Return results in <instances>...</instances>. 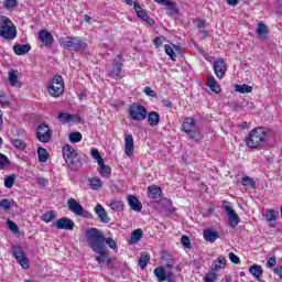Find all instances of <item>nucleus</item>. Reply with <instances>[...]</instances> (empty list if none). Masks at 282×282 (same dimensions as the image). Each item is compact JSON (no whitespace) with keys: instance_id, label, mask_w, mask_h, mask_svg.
<instances>
[{"instance_id":"nucleus-1","label":"nucleus","mask_w":282,"mask_h":282,"mask_svg":"<svg viewBox=\"0 0 282 282\" xmlns=\"http://www.w3.org/2000/svg\"><path fill=\"white\" fill-rule=\"evenodd\" d=\"M86 241L88 248L95 252V261L97 263H106L109 259V252H107V245H105V232L102 230L91 227L86 230Z\"/></svg>"},{"instance_id":"nucleus-2","label":"nucleus","mask_w":282,"mask_h":282,"mask_svg":"<svg viewBox=\"0 0 282 282\" xmlns=\"http://www.w3.org/2000/svg\"><path fill=\"white\" fill-rule=\"evenodd\" d=\"M63 158L70 171H78L83 166L78 151L69 144L63 148Z\"/></svg>"},{"instance_id":"nucleus-3","label":"nucleus","mask_w":282,"mask_h":282,"mask_svg":"<svg viewBox=\"0 0 282 282\" xmlns=\"http://www.w3.org/2000/svg\"><path fill=\"white\" fill-rule=\"evenodd\" d=\"M0 36L6 41H14L17 39V26L10 18L0 15Z\"/></svg>"},{"instance_id":"nucleus-4","label":"nucleus","mask_w":282,"mask_h":282,"mask_svg":"<svg viewBox=\"0 0 282 282\" xmlns=\"http://www.w3.org/2000/svg\"><path fill=\"white\" fill-rule=\"evenodd\" d=\"M268 135V130L263 127H258L250 131L247 137V147L249 149H257V147H261L263 142H265V137Z\"/></svg>"},{"instance_id":"nucleus-5","label":"nucleus","mask_w":282,"mask_h":282,"mask_svg":"<svg viewBox=\"0 0 282 282\" xmlns=\"http://www.w3.org/2000/svg\"><path fill=\"white\" fill-rule=\"evenodd\" d=\"M62 47L73 50V52H85L87 42L78 36H67L59 40Z\"/></svg>"},{"instance_id":"nucleus-6","label":"nucleus","mask_w":282,"mask_h":282,"mask_svg":"<svg viewBox=\"0 0 282 282\" xmlns=\"http://www.w3.org/2000/svg\"><path fill=\"white\" fill-rule=\"evenodd\" d=\"M128 113L131 120H134L135 122H142V120H147V116H149L147 108L138 102H133L129 106Z\"/></svg>"},{"instance_id":"nucleus-7","label":"nucleus","mask_w":282,"mask_h":282,"mask_svg":"<svg viewBox=\"0 0 282 282\" xmlns=\"http://www.w3.org/2000/svg\"><path fill=\"white\" fill-rule=\"evenodd\" d=\"M122 56V53H120L117 55V58L112 59L111 68L108 74L110 78H115L116 80L122 78V67H124V58Z\"/></svg>"},{"instance_id":"nucleus-8","label":"nucleus","mask_w":282,"mask_h":282,"mask_svg":"<svg viewBox=\"0 0 282 282\" xmlns=\"http://www.w3.org/2000/svg\"><path fill=\"white\" fill-rule=\"evenodd\" d=\"M47 91L50 96H53V98H58V96L65 91V85L63 84V77L61 75L54 76L52 84L47 88Z\"/></svg>"},{"instance_id":"nucleus-9","label":"nucleus","mask_w":282,"mask_h":282,"mask_svg":"<svg viewBox=\"0 0 282 282\" xmlns=\"http://www.w3.org/2000/svg\"><path fill=\"white\" fill-rule=\"evenodd\" d=\"M36 139L39 142L47 144L52 140V129L47 123H40L36 128Z\"/></svg>"},{"instance_id":"nucleus-10","label":"nucleus","mask_w":282,"mask_h":282,"mask_svg":"<svg viewBox=\"0 0 282 282\" xmlns=\"http://www.w3.org/2000/svg\"><path fill=\"white\" fill-rule=\"evenodd\" d=\"M182 131L187 134L194 133L189 135L191 140H197L199 138V135H197V123L195 122V119L191 117L184 119Z\"/></svg>"},{"instance_id":"nucleus-11","label":"nucleus","mask_w":282,"mask_h":282,"mask_svg":"<svg viewBox=\"0 0 282 282\" xmlns=\"http://www.w3.org/2000/svg\"><path fill=\"white\" fill-rule=\"evenodd\" d=\"M12 254L15 261H18L21 268H23V270H28L30 268V260L28 259V257L25 256V252L21 247H13Z\"/></svg>"},{"instance_id":"nucleus-12","label":"nucleus","mask_w":282,"mask_h":282,"mask_svg":"<svg viewBox=\"0 0 282 282\" xmlns=\"http://www.w3.org/2000/svg\"><path fill=\"white\" fill-rule=\"evenodd\" d=\"M224 208L228 215L229 225L231 228H237V226H239V221H241V219H239V215L235 209H232V206L228 205V200H224Z\"/></svg>"},{"instance_id":"nucleus-13","label":"nucleus","mask_w":282,"mask_h":282,"mask_svg":"<svg viewBox=\"0 0 282 282\" xmlns=\"http://www.w3.org/2000/svg\"><path fill=\"white\" fill-rule=\"evenodd\" d=\"M57 230H74V227L76 224H74V220L67 218V217H62L57 219L53 225Z\"/></svg>"},{"instance_id":"nucleus-14","label":"nucleus","mask_w":282,"mask_h":282,"mask_svg":"<svg viewBox=\"0 0 282 282\" xmlns=\"http://www.w3.org/2000/svg\"><path fill=\"white\" fill-rule=\"evenodd\" d=\"M133 6H134V11L137 12V17H139L141 21H145L148 25H155V21L149 17L147 11L142 9L140 3L134 2Z\"/></svg>"},{"instance_id":"nucleus-15","label":"nucleus","mask_w":282,"mask_h":282,"mask_svg":"<svg viewBox=\"0 0 282 282\" xmlns=\"http://www.w3.org/2000/svg\"><path fill=\"white\" fill-rule=\"evenodd\" d=\"M66 204L70 213H74V215H77L78 217H83L85 208H83V205H80V203H78L74 198H69Z\"/></svg>"},{"instance_id":"nucleus-16","label":"nucleus","mask_w":282,"mask_h":282,"mask_svg":"<svg viewBox=\"0 0 282 282\" xmlns=\"http://www.w3.org/2000/svg\"><path fill=\"white\" fill-rule=\"evenodd\" d=\"M39 39L41 43L45 45V47H52V45H54V35H52V33H50L47 30H41L39 32Z\"/></svg>"},{"instance_id":"nucleus-17","label":"nucleus","mask_w":282,"mask_h":282,"mask_svg":"<svg viewBox=\"0 0 282 282\" xmlns=\"http://www.w3.org/2000/svg\"><path fill=\"white\" fill-rule=\"evenodd\" d=\"M226 62L220 58L214 63V72L217 76V78L221 79L224 76H226Z\"/></svg>"},{"instance_id":"nucleus-18","label":"nucleus","mask_w":282,"mask_h":282,"mask_svg":"<svg viewBox=\"0 0 282 282\" xmlns=\"http://www.w3.org/2000/svg\"><path fill=\"white\" fill-rule=\"evenodd\" d=\"M135 149V142L133 141V135L128 134L124 138V153L128 158H131L133 155V151Z\"/></svg>"},{"instance_id":"nucleus-19","label":"nucleus","mask_w":282,"mask_h":282,"mask_svg":"<svg viewBox=\"0 0 282 282\" xmlns=\"http://www.w3.org/2000/svg\"><path fill=\"white\" fill-rule=\"evenodd\" d=\"M57 120L62 122V124H67L69 122H78L80 120V117L78 115H69L65 112H59L57 115Z\"/></svg>"},{"instance_id":"nucleus-20","label":"nucleus","mask_w":282,"mask_h":282,"mask_svg":"<svg viewBox=\"0 0 282 282\" xmlns=\"http://www.w3.org/2000/svg\"><path fill=\"white\" fill-rule=\"evenodd\" d=\"M95 213L102 224H109V221H111V218H109V216L107 215V210L105 209V207H102V205H96Z\"/></svg>"},{"instance_id":"nucleus-21","label":"nucleus","mask_w":282,"mask_h":282,"mask_svg":"<svg viewBox=\"0 0 282 282\" xmlns=\"http://www.w3.org/2000/svg\"><path fill=\"white\" fill-rule=\"evenodd\" d=\"M203 237L205 241H209V243H215L217 239H219V232L215 229H204Z\"/></svg>"},{"instance_id":"nucleus-22","label":"nucleus","mask_w":282,"mask_h":282,"mask_svg":"<svg viewBox=\"0 0 282 282\" xmlns=\"http://www.w3.org/2000/svg\"><path fill=\"white\" fill-rule=\"evenodd\" d=\"M256 34H258V39H260L261 41H265V39H268V35L270 34L268 25H265V23L263 22H259L256 29Z\"/></svg>"},{"instance_id":"nucleus-23","label":"nucleus","mask_w":282,"mask_h":282,"mask_svg":"<svg viewBox=\"0 0 282 282\" xmlns=\"http://www.w3.org/2000/svg\"><path fill=\"white\" fill-rule=\"evenodd\" d=\"M128 205L135 213H140L142 210V203H140V200L138 199L137 196L129 195L128 196Z\"/></svg>"},{"instance_id":"nucleus-24","label":"nucleus","mask_w":282,"mask_h":282,"mask_svg":"<svg viewBox=\"0 0 282 282\" xmlns=\"http://www.w3.org/2000/svg\"><path fill=\"white\" fill-rule=\"evenodd\" d=\"M32 50V46L30 44H15L13 46V52L18 56H23V54H28Z\"/></svg>"},{"instance_id":"nucleus-25","label":"nucleus","mask_w":282,"mask_h":282,"mask_svg":"<svg viewBox=\"0 0 282 282\" xmlns=\"http://www.w3.org/2000/svg\"><path fill=\"white\" fill-rule=\"evenodd\" d=\"M9 84L12 87H21V82L19 80V70L11 69L9 72Z\"/></svg>"},{"instance_id":"nucleus-26","label":"nucleus","mask_w":282,"mask_h":282,"mask_svg":"<svg viewBox=\"0 0 282 282\" xmlns=\"http://www.w3.org/2000/svg\"><path fill=\"white\" fill-rule=\"evenodd\" d=\"M148 195L151 199H160L162 196V188L158 187L156 185H151L148 187Z\"/></svg>"},{"instance_id":"nucleus-27","label":"nucleus","mask_w":282,"mask_h":282,"mask_svg":"<svg viewBox=\"0 0 282 282\" xmlns=\"http://www.w3.org/2000/svg\"><path fill=\"white\" fill-rule=\"evenodd\" d=\"M147 118L150 127H158V124H160V113L151 111L148 112Z\"/></svg>"},{"instance_id":"nucleus-28","label":"nucleus","mask_w":282,"mask_h":282,"mask_svg":"<svg viewBox=\"0 0 282 282\" xmlns=\"http://www.w3.org/2000/svg\"><path fill=\"white\" fill-rule=\"evenodd\" d=\"M249 272L250 274H252V276H254L258 281L259 279H261V276H263V268L261 265L258 264H253L249 268Z\"/></svg>"},{"instance_id":"nucleus-29","label":"nucleus","mask_w":282,"mask_h":282,"mask_svg":"<svg viewBox=\"0 0 282 282\" xmlns=\"http://www.w3.org/2000/svg\"><path fill=\"white\" fill-rule=\"evenodd\" d=\"M98 165L101 177H109V175H111V167L105 164V160L100 161Z\"/></svg>"},{"instance_id":"nucleus-30","label":"nucleus","mask_w":282,"mask_h":282,"mask_svg":"<svg viewBox=\"0 0 282 282\" xmlns=\"http://www.w3.org/2000/svg\"><path fill=\"white\" fill-rule=\"evenodd\" d=\"M226 268V258L224 256L218 257L212 264V270H224Z\"/></svg>"},{"instance_id":"nucleus-31","label":"nucleus","mask_w":282,"mask_h":282,"mask_svg":"<svg viewBox=\"0 0 282 282\" xmlns=\"http://www.w3.org/2000/svg\"><path fill=\"white\" fill-rule=\"evenodd\" d=\"M207 87H209V89L214 91V94H219L221 91V88L219 87V85H217V80H215V77H208Z\"/></svg>"},{"instance_id":"nucleus-32","label":"nucleus","mask_w":282,"mask_h":282,"mask_svg":"<svg viewBox=\"0 0 282 282\" xmlns=\"http://www.w3.org/2000/svg\"><path fill=\"white\" fill-rule=\"evenodd\" d=\"M154 275L156 276L159 282H164L166 281V269L162 267H158L154 269Z\"/></svg>"},{"instance_id":"nucleus-33","label":"nucleus","mask_w":282,"mask_h":282,"mask_svg":"<svg viewBox=\"0 0 282 282\" xmlns=\"http://www.w3.org/2000/svg\"><path fill=\"white\" fill-rule=\"evenodd\" d=\"M110 208L111 210H115V213H120L124 210V204H122L120 200L113 198L110 200Z\"/></svg>"},{"instance_id":"nucleus-34","label":"nucleus","mask_w":282,"mask_h":282,"mask_svg":"<svg viewBox=\"0 0 282 282\" xmlns=\"http://www.w3.org/2000/svg\"><path fill=\"white\" fill-rule=\"evenodd\" d=\"M242 186H246L247 188H257V182H254V178L250 176H243L241 178Z\"/></svg>"},{"instance_id":"nucleus-35","label":"nucleus","mask_w":282,"mask_h":282,"mask_svg":"<svg viewBox=\"0 0 282 282\" xmlns=\"http://www.w3.org/2000/svg\"><path fill=\"white\" fill-rule=\"evenodd\" d=\"M235 91H238V94H251L252 91V86H249L247 84L242 85H235Z\"/></svg>"},{"instance_id":"nucleus-36","label":"nucleus","mask_w":282,"mask_h":282,"mask_svg":"<svg viewBox=\"0 0 282 282\" xmlns=\"http://www.w3.org/2000/svg\"><path fill=\"white\" fill-rule=\"evenodd\" d=\"M149 261H151V256L147 252L141 253V257L139 259V267L141 270H144L147 268Z\"/></svg>"},{"instance_id":"nucleus-37","label":"nucleus","mask_w":282,"mask_h":282,"mask_svg":"<svg viewBox=\"0 0 282 282\" xmlns=\"http://www.w3.org/2000/svg\"><path fill=\"white\" fill-rule=\"evenodd\" d=\"M37 158L39 162H47V160H50V153L47 152V150H45V148H39Z\"/></svg>"},{"instance_id":"nucleus-38","label":"nucleus","mask_w":282,"mask_h":282,"mask_svg":"<svg viewBox=\"0 0 282 282\" xmlns=\"http://www.w3.org/2000/svg\"><path fill=\"white\" fill-rule=\"evenodd\" d=\"M142 237H144V232L142 231V229H135L132 231V236H131V243H138V241H140V239H142Z\"/></svg>"},{"instance_id":"nucleus-39","label":"nucleus","mask_w":282,"mask_h":282,"mask_svg":"<svg viewBox=\"0 0 282 282\" xmlns=\"http://www.w3.org/2000/svg\"><path fill=\"white\" fill-rule=\"evenodd\" d=\"M42 219L45 221V224H50L56 219V212L50 210L43 214Z\"/></svg>"},{"instance_id":"nucleus-40","label":"nucleus","mask_w":282,"mask_h":282,"mask_svg":"<svg viewBox=\"0 0 282 282\" xmlns=\"http://www.w3.org/2000/svg\"><path fill=\"white\" fill-rule=\"evenodd\" d=\"M89 183H90V188H93L94 191H99V188L102 187V181L98 177L90 178Z\"/></svg>"},{"instance_id":"nucleus-41","label":"nucleus","mask_w":282,"mask_h":282,"mask_svg":"<svg viewBox=\"0 0 282 282\" xmlns=\"http://www.w3.org/2000/svg\"><path fill=\"white\" fill-rule=\"evenodd\" d=\"M11 144H13L15 149H19L20 151H25V149L28 148V144H25L24 141L21 139H12Z\"/></svg>"},{"instance_id":"nucleus-42","label":"nucleus","mask_w":282,"mask_h":282,"mask_svg":"<svg viewBox=\"0 0 282 282\" xmlns=\"http://www.w3.org/2000/svg\"><path fill=\"white\" fill-rule=\"evenodd\" d=\"M19 6V1L17 0H3V8L6 10H14Z\"/></svg>"},{"instance_id":"nucleus-43","label":"nucleus","mask_w":282,"mask_h":282,"mask_svg":"<svg viewBox=\"0 0 282 282\" xmlns=\"http://www.w3.org/2000/svg\"><path fill=\"white\" fill-rule=\"evenodd\" d=\"M69 142H72L73 144H76L77 142H80V140H83V134L80 132H72L68 135Z\"/></svg>"},{"instance_id":"nucleus-44","label":"nucleus","mask_w":282,"mask_h":282,"mask_svg":"<svg viewBox=\"0 0 282 282\" xmlns=\"http://www.w3.org/2000/svg\"><path fill=\"white\" fill-rule=\"evenodd\" d=\"M17 180V176L14 174H11L4 178V186L6 188H12L14 186V182Z\"/></svg>"},{"instance_id":"nucleus-45","label":"nucleus","mask_w":282,"mask_h":282,"mask_svg":"<svg viewBox=\"0 0 282 282\" xmlns=\"http://www.w3.org/2000/svg\"><path fill=\"white\" fill-rule=\"evenodd\" d=\"M6 166H10V159H8L6 154L0 153V171H3Z\"/></svg>"},{"instance_id":"nucleus-46","label":"nucleus","mask_w":282,"mask_h":282,"mask_svg":"<svg viewBox=\"0 0 282 282\" xmlns=\"http://www.w3.org/2000/svg\"><path fill=\"white\" fill-rule=\"evenodd\" d=\"M90 155L91 158H94V160H97V164H99L100 162H102L105 159H102V156L100 155V152L98 151V149H90Z\"/></svg>"},{"instance_id":"nucleus-47","label":"nucleus","mask_w":282,"mask_h":282,"mask_svg":"<svg viewBox=\"0 0 282 282\" xmlns=\"http://www.w3.org/2000/svg\"><path fill=\"white\" fill-rule=\"evenodd\" d=\"M163 6H165V8H167V10L171 11V14L177 13V8H176L175 2L167 0Z\"/></svg>"},{"instance_id":"nucleus-48","label":"nucleus","mask_w":282,"mask_h":282,"mask_svg":"<svg viewBox=\"0 0 282 282\" xmlns=\"http://www.w3.org/2000/svg\"><path fill=\"white\" fill-rule=\"evenodd\" d=\"M0 208L4 210H10L12 208V203L8 198H3L0 200Z\"/></svg>"},{"instance_id":"nucleus-49","label":"nucleus","mask_w":282,"mask_h":282,"mask_svg":"<svg viewBox=\"0 0 282 282\" xmlns=\"http://www.w3.org/2000/svg\"><path fill=\"white\" fill-rule=\"evenodd\" d=\"M265 219L268 221H276V212L274 209H269L265 214Z\"/></svg>"},{"instance_id":"nucleus-50","label":"nucleus","mask_w":282,"mask_h":282,"mask_svg":"<svg viewBox=\"0 0 282 282\" xmlns=\"http://www.w3.org/2000/svg\"><path fill=\"white\" fill-rule=\"evenodd\" d=\"M181 243L184 246V248H187V250H191V238L188 236H182Z\"/></svg>"},{"instance_id":"nucleus-51","label":"nucleus","mask_w":282,"mask_h":282,"mask_svg":"<svg viewBox=\"0 0 282 282\" xmlns=\"http://www.w3.org/2000/svg\"><path fill=\"white\" fill-rule=\"evenodd\" d=\"M165 53L167 54V56H170V58L175 61L177 55H175V51H173V47H171V45L169 44L165 45Z\"/></svg>"},{"instance_id":"nucleus-52","label":"nucleus","mask_w":282,"mask_h":282,"mask_svg":"<svg viewBox=\"0 0 282 282\" xmlns=\"http://www.w3.org/2000/svg\"><path fill=\"white\" fill-rule=\"evenodd\" d=\"M109 246L112 250H116L118 248V245L116 243V240L113 238H106L105 237V245Z\"/></svg>"},{"instance_id":"nucleus-53","label":"nucleus","mask_w":282,"mask_h":282,"mask_svg":"<svg viewBox=\"0 0 282 282\" xmlns=\"http://www.w3.org/2000/svg\"><path fill=\"white\" fill-rule=\"evenodd\" d=\"M217 279V273L215 272H208L205 278L204 281L205 282H215V280Z\"/></svg>"},{"instance_id":"nucleus-54","label":"nucleus","mask_w":282,"mask_h":282,"mask_svg":"<svg viewBox=\"0 0 282 282\" xmlns=\"http://www.w3.org/2000/svg\"><path fill=\"white\" fill-rule=\"evenodd\" d=\"M165 276H166L165 281H167V282H174L176 279L175 273H173V271H171L169 269H166V271H165Z\"/></svg>"},{"instance_id":"nucleus-55","label":"nucleus","mask_w":282,"mask_h":282,"mask_svg":"<svg viewBox=\"0 0 282 282\" xmlns=\"http://www.w3.org/2000/svg\"><path fill=\"white\" fill-rule=\"evenodd\" d=\"M7 224L9 226V228L12 230V232H19V226H17V223L7 219Z\"/></svg>"},{"instance_id":"nucleus-56","label":"nucleus","mask_w":282,"mask_h":282,"mask_svg":"<svg viewBox=\"0 0 282 282\" xmlns=\"http://www.w3.org/2000/svg\"><path fill=\"white\" fill-rule=\"evenodd\" d=\"M229 260L231 261V263H235L236 265H239V263H241V259H239L237 254L232 252L229 253Z\"/></svg>"},{"instance_id":"nucleus-57","label":"nucleus","mask_w":282,"mask_h":282,"mask_svg":"<svg viewBox=\"0 0 282 282\" xmlns=\"http://www.w3.org/2000/svg\"><path fill=\"white\" fill-rule=\"evenodd\" d=\"M174 265H175V260L174 259L165 260V270H173Z\"/></svg>"},{"instance_id":"nucleus-58","label":"nucleus","mask_w":282,"mask_h":282,"mask_svg":"<svg viewBox=\"0 0 282 282\" xmlns=\"http://www.w3.org/2000/svg\"><path fill=\"white\" fill-rule=\"evenodd\" d=\"M145 96H150L151 98H155V90L151 89V87H145L143 90Z\"/></svg>"},{"instance_id":"nucleus-59","label":"nucleus","mask_w":282,"mask_h":282,"mask_svg":"<svg viewBox=\"0 0 282 282\" xmlns=\"http://www.w3.org/2000/svg\"><path fill=\"white\" fill-rule=\"evenodd\" d=\"M274 265H276V258L275 257L269 258L267 262V268H274Z\"/></svg>"},{"instance_id":"nucleus-60","label":"nucleus","mask_w":282,"mask_h":282,"mask_svg":"<svg viewBox=\"0 0 282 282\" xmlns=\"http://www.w3.org/2000/svg\"><path fill=\"white\" fill-rule=\"evenodd\" d=\"M36 182L40 186H47V178L44 177H37Z\"/></svg>"},{"instance_id":"nucleus-61","label":"nucleus","mask_w":282,"mask_h":282,"mask_svg":"<svg viewBox=\"0 0 282 282\" xmlns=\"http://www.w3.org/2000/svg\"><path fill=\"white\" fill-rule=\"evenodd\" d=\"M163 41H164V37H155L154 45H156V47H160L162 46Z\"/></svg>"},{"instance_id":"nucleus-62","label":"nucleus","mask_w":282,"mask_h":282,"mask_svg":"<svg viewBox=\"0 0 282 282\" xmlns=\"http://www.w3.org/2000/svg\"><path fill=\"white\" fill-rule=\"evenodd\" d=\"M273 272H274L275 274H278V276H280V279H282V267L275 268V269L273 270Z\"/></svg>"},{"instance_id":"nucleus-63","label":"nucleus","mask_w":282,"mask_h":282,"mask_svg":"<svg viewBox=\"0 0 282 282\" xmlns=\"http://www.w3.org/2000/svg\"><path fill=\"white\" fill-rule=\"evenodd\" d=\"M0 105H1V107H9L10 100H6V99L0 98Z\"/></svg>"},{"instance_id":"nucleus-64","label":"nucleus","mask_w":282,"mask_h":282,"mask_svg":"<svg viewBox=\"0 0 282 282\" xmlns=\"http://www.w3.org/2000/svg\"><path fill=\"white\" fill-rule=\"evenodd\" d=\"M166 204H167V206H170L167 208V212L171 213V214L175 213V210L173 209V205L171 204V200H166Z\"/></svg>"}]
</instances>
